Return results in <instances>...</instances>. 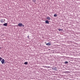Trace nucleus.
Wrapping results in <instances>:
<instances>
[{
  "instance_id": "nucleus-17",
  "label": "nucleus",
  "mask_w": 80,
  "mask_h": 80,
  "mask_svg": "<svg viewBox=\"0 0 80 80\" xmlns=\"http://www.w3.org/2000/svg\"><path fill=\"white\" fill-rule=\"evenodd\" d=\"M65 73H67L68 72H65Z\"/></svg>"
},
{
  "instance_id": "nucleus-19",
  "label": "nucleus",
  "mask_w": 80,
  "mask_h": 80,
  "mask_svg": "<svg viewBox=\"0 0 80 80\" xmlns=\"http://www.w3.org/2000/svg\"><path fill=\"white\" fill-rule=\"evenodd\" d=\"M43 67H44V66H43Z\"/></svg>"
},
{
  "instance_id": "nucleus-13",
  "label": "nucleus",
  "mask_w": 80,
  "mask_h": 80,
  "mask_svg": "<svg viewBox=\"0 0 80 80\" xmlns=\"http://www.w3.org/2000/svg\"><path fill=\"white\" fill-rule=\"evenodd\" d=\"M1 60H2V58L1 57H0V62L1 61Z\"/></svg>"
},
{
  "instance_id": "nucleus-11",
  "label": "nucleus",
  "mask_w": 80,
  "mask_h": 80,
  "mask_svg": "<svg viewBox=\"0 0 80 80\" xmlns=\"http://www.w3.org/2000/svg\"><path fill=\"white\" fill-rule=\"evenodd\" d=\"M57 14H54V17H57Z\"/></svg>"
},
{
  "instance_id": "nucleus-7",
  "label": "nucleus",
  "mask_w": 80,
  "mask_h": 80,
  "mask_svg": "<svg viewBox=\"0 0 80 80\" xmlns=\"http://www.w3.org/2000/svg\"><path fill=\"white\" fill-rule=\"evenodd\" d=\"M47 19H48V20H50L51 18H50V17H47Z\"/></svg>"
},
{
  "instance_id": "nucleus-18",
  "label": "nucleus",
  "mask_w": 80,
  "mask_h": 80,
  "mask_svg": "<svg viewBox=\"0 0 80 80\" xmlns=\"http://www.w3.org/2000/svg\"><path fill=\"white\" fill-rule=\"evenodd\" d=\"M22 26H23V27H24V25H23Z\"/></svg>"
},
{
  "instance_id": "nucleus-14",
  "label": "nucleus",
  "mask_w": 80,
  "mask_h": 80,
  "mask_svg": "<svg viewBox=\"0 0 80 80\" xmlns=\"http://www.w3.org/2000/svg\"><path fill=\"white\" fill-rule=\"evenodd\" d=\"M45 67H48V68H50V67H49L48 66V67L45 66Z\"/></svg>"
},
{
  "instance_id": "nucleus-9",
  "label": "nucleus",
  "mask_w": 80,
  "mask_h": 80,
  "mask_svg": "<svg viewBox=\"0 0 80 80\" xmlns=\"http://www.w3.org/2000/svg\"><path fill=\"white\" fill-rule=\"evenodd\" d=\"M58 30L59 31H61V30H62V31L63 30V29H58Z\"/></svg>"
},
{
  "instance_id": "nucleus-8",
  "label": "nucleus",
  "mask_w": 80,
  "mask_h": 80,
  "mask_svg": "<svg viewBox=\"0 0 80 80\" xmlns=\"http://www.w3.org/2000/svg\"><path fill=\"white\" fill-rule=\"evenodd\" d=\"M25 65H27L28 64V62H24Z\"/></svg>"
},
{
  "instance_id": "nucleus-15",
  "label": "nucleus",
  "mask_w": 80,
  "mask_h": 80,
  "mask_svg": "<svg viewBox=\"0 0 80 80\" xmlns=\"http://www.w3.org/2000/svg\"><path fill=\"white\" fill-rule=\"evenodd\" d=\"M28 38H29V36H28Z\"/></svg>"
},
{
  "instance_id": "nucleus-5",
  "label": "nucleus",
  "mask_w": 80,
  "mask_h": 80,
  "mask_svg": "<svg viewBox=\"0 0 80 80\" xmlns=\"http://www.w3.org/2000/svg\"><path fill=\"white\" fill-rule=\"evenodd\" d=\"M50 45H51V43L50 42H49V43H47L46 44V45L50 46Z\"/></svg>"
},
{
  "instance_id": "nucleus-16",
  "label": "nucleus",
  "mask_w": 80,
  "mask_h": 80,
  "mask_svg": "<svg viewBox=\"0 0 80 80\" xmlns=\"http://www.w3.org/2000/svg\"><path fill=\"white\" fill-rule=\"evenodd\" d=\"M2 49V48L0 47V49Z\"/></svg>"
},
{
  "instance_id": "nucleus-10",
  "label": "nucleus",
  "mask_w": 80,
  "mask_h": 80,
  "mask_svg": "<svg viewBox=\"0 0 80 80\" xmlns=\"http://www.w3.org/2000/svg\"><path fill=\"white\" fill-rule=\"evenodd\" d=\"M68 63V62L65 61V64H66V63Z\"/></svg>"
},
{
  "instance_id": "nucleus-3",
  "label": "nucleus",
  "mask_w": 80,
  "mask_h": 80,
  "mask_svg": "<svg viewBox=\"0 0 80 80\" xmlns=\"http://www.w3.org/2000/svg\"><path fill=\"white\" fill-rule=\"evenodd\" d=\"M18 25L19 27H22V26L23 25V24H22V23H19V24H18Z\"/></svg>"
},
{
  "instance_id": "nucleus-12",
  "label": "nucleus",
  "mask_w": 80,
  "mask_h": 80,
  "mask_svg": "<svg viewBox=\"0 0 80 80\" xmlns=\"http://www.w3.org/2000/svg\"><path fill=\"white\" fill-rule=\"evenodd\" d=\"M32 2H36V0H33L32 1Z\"/></svg>"
},
{
  "instance_id": "nucleus-4",
  "label": "nucleus",
  "mask_w": 80,
  "mask_h": 80,
  "mask_svg": "<svg viewBox=\"0 0 80 80\" xmlns=\"http://www.w3.org/2000/svg\"><path fill=\"white\" fill-rule=\"evenodd\" d=\"M45 23H47V24H49V22H48V20L46 21Z\"/></svg>"
},
{
  "instance_id": "nucleus-1",
  "label": "nucleus",
  "mask_w": 80,
  "mask_h": 80,
  "mask_svg": "<svg viewBox=\"0 0 80 80\" xmlns=\"http://www.w3.org/2000/svg\"><path fill=\"white\" fill-rule=\"evenodd\" d=\"M5 21V19H2L0 20V22H1V23H3Z\"/></svg>"
},
{
  "instance_id": "nucleus-2",
  "label": "nucleus",
  "mask_w": 80,
  "mask_h": 80,
  "mask_svg": "<svg viewBox=\"0 0 80 80\" xmlns=\"http://www.w3.org/2000/svg\"><path fill=\"white\" fill-rule=\"evenodd\" d=\"M5 62V60L4 59H2L1 61V63H2V64H3L4 62Z\"/></svg>"
},
{
  "instance_id": "nucleus-6",
  "label": "nucleus",
  "mask_w": 80,
  "mask_h": 80,
  "mask_svg": "<svg viewBox=\"0 0 80 80\" xmlns=\"http://www.w3.org/2000/svg\"><path fill=\"white\" fill-rule=\"evenodd\" d=\"M3 25L4 26H6V27H7V23H5L3 24Z\"/></svg>"
}]
</instances>
